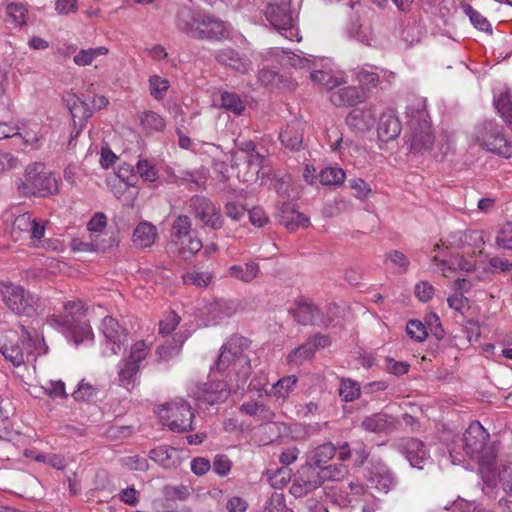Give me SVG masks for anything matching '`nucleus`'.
Wrapping results in <instances>:
<instances>
[{"instance_id":"f257e3e1","label":"nucleus","mask_w":512,"mask_h":512,"mask_svg":"<svg viewBox=\"0 0 512 512\" xmlns=\"http://www.w3.org/2000/svg\"><path fill=\"white\" fill-rule=\"evenodd\" d=\"M245 337H232L221 347L220 355L211 368V374H225L226 380H213L197 386L194 397L201 404L214 405L227 400L232 390L242 389L251 375V364L245 350L249 347Z\"/></svg>"},{"instance_id":"f03ea898","label":"nucleus","mask_w":512,"mask_h":512,"mask_svg":"<svg viewBox=\"0 0 512 512\" xmlns=\"http://www.w3.org/2000/svg\"><path fill=\"white\" fill-rule=\"evenodd\" d=\"M409 133L407 142L413 154L425 155L432 151L435 135L427 112L426 99L415 98L406 108Z\"/></svg>"},{"instance_id":"7ed1b4c3","label":"nucleus","mask_w":512,"mask_h":512,"mask_svg":"<svg viewBox=\"0 0 512 512\" xmlns=\"http://www.w3.org/2000/svg\"><path fill=\"white\" fill-rule=\"evenodd\" d=\"M489 434L479 422H472L463 436L454 441L450 450V457L454 464L464 461L466 456L470 459H476L480 465L490 466L493 464L495 456L492 453H486L485 447Z\"/></svg>"},{"instance_id":"20e7f679","label":"nucleus","mask_w":512,"mask_h":512,"mask_svg":"<svg viewBox=\"0 0 512 512\" xmlns=\"http://www.w3.org/2000/svg\"><path fill=\"white\" fill-rule=\"evenodd\" d=\"M38 346L37 333L35 331L32 333L24 325H20V333L10 330L0 336V352L16 367L29 361L30 358L34 360V352Z\"/></svg>"},{"instance_id":"39448f33","label":"nucleus","mask_w":512,"mask_h":512,"mask_svg":"<svg viewBox=\"0 0 512 512\" xmlns=\"http://www.w3.org/2000/svg\"><path fill=\"white\" fill-rule=\"evenodd\" d=\"M177 28L196 39H217L225 32L224 24L188 6L180 7L176 15Z\"/></svg>"},{"instance_id":"423d86ee","label":"nucleus","mask_w":512,"mask_h":512,"mask_svg":"<svg viewBox=\"0 0 512 512\" xmlns=\"http://www.w3.org/2000/svg\"><path fill=\"white\" fill-rule=\"evenodd\" d=\"M85 316L84 303L81 300H73L64 303L63 312L59 315H53L50 321L62 327L71 336L74 343L79 345L94 339V333Z\"/></svg>"},{"instance_id":"0eeeda50","label":"nucleus","mask_w":512,"mask_h":512,"mask_svg":"<svg viewBox=\"0 0 512 512\" xmlns=\"http://www.w3.org/2000/svg\"><path fill=\"white\" fill-rule=\"evenodd\" d=\"M18 188L25 195L45 197L58 192V182L52 173L44 171L42 163H33L27 166Z\"/></svg>"},{"instance_id":"6e6552de","label":"nucleus","mask_w":512,"mask_h":512,"mask_svg":"<svg viewBox=\"0 0 512 512\" xmlns=\"http://www.w3.org/2000/svg\"><path fill=\"white\" fill-rule=\"evenodd\" d=\"M474 135L486 151L505 158L512 157V141L506 139L503 127L495 120H486L476 126Z\"/></svg>"},{"instance_id":"1a4fd4ad","label":"nucleus","mask_w":512,"mask_h":512,"mask_svg":"<svg viewBox=\"0 0 512 512\" xmlns=\"http://www.w3.org/2000/svg\"><path fill=\"white\" fill-rule=\"evenodd\" d=\"M159 417L173 432H187L193 428L194 413L190 404L183 399L173 400L163 405L159 410Z\"/></svg>"},{"instance_id":"9d476101","label":"nucleus","mask_w":512,"mask_h":512,"mask_svg":"<svg viewBox=\"0 0 512 512\" xmlns=\"http://www.w3.org/2000/svg\"><path fill=\"white\" fill-rule=\"evenodd\" d=\"M295 307L290 309V314L301 325L328 326L336 316L338 306L329 305L327 316H324L319 309L308 299L298 297L295 300Z\"/></svg>"},{"instance_id":"9b49d317","label":"nucleus","mask_w":512,"mask_h":512,"mask_svg":"<svg viewBox=\"0 0 512 512\" xmlns=\"http://www.w3.org/2000/svg\"><path fill=\"white\" fill-rule=\"evenodd\" d=\"M0 293L4 304L18 315H30L34 311L33 296L21 285L0 281Z\"/></svg>"},{"instance_id":"f8f14e48","label":"nucleus","mask_w":512,"mask_h":512,"mask_svg":"<svg viewBox=\"0 0 512 512\" xmlns=\"http://www.w3.org/2000/svg\"><path fill=\"white\" fill-rule=\"evenodd\" d=\"M188 210L203 226L213 230L222 228L224 218L220 209L208 198L201 195L192 196L188 202Z\"/></svg>"},{"instance_id":"ddd939ff","label":"nucleus","mask_w":512,"mask_h":512,"mask_svg":"<svg viewBox=\"0 0 512 512\" xmlns=\"http://www.w3.org/2000/svg\"><path fill=\"white\" fill-rule=\"evenodd\" d=\"M101 333L105 339L104 353L106 355H118L127 344V329L112 316L103 318Z\"/></svg>"},{"instance_id":"4468645a","label":"nucleus","mask_w":512,"mask_h":512,"mask_svg":"<svg viewBox=\"0 0 512 512\" xmlns=\"http://www.w3.org/2000/svg\"><path fill=\"white\" fill-rule=\"evenodd\" d=\"M396 449L403 454L413 468L423 469L430 462L425 444L416 438H402L395 443Z\"/></svg>"},{"instance_id":"2eb2a0df","label":"nucleus","mask_w":512,"mask_h":512,"mask_svg":"<svg viewBox=\"0 0 512 512\" xmlns=\"http://www.w3.org/2000/svg\"><path fill=\"white\" fill-rule=\"evenodd\" d=\"M318 470L310 464H304L296 473L290 492L295 497H302L321 485Z\"/></svg>"},{"instance_id":"dca6fc26","label":"nucleus","mask_w":512,"mask_h":512,"mask_svg":"<svg viewBox=\"0 0 512 512\" xmlns=\"http://www.w3.org/2000/svg\"><path fill=\"white\" fill-rule=\"evenodd\" d=\"M291 0H272L266 10V19L278 30H288L293 27Z\"/></svg>"},{"instance_id":"f3484780","label":"nucleus","mask_w":512,"mask_h":512,"mask_svg":"<svg viewBox=\"0 0 512 512\" xmlns=\"http://www.w3.org/2000/svg\"><path fill=\"white\" fill-rule=\"evenodd\" d=\"M203 247L202 241L195 234L170 240L168 253L182 260L193 258Z\"/></svg>"},{"instance_id":"a211bd4d","label":"nucleus","mask_w":512,"mask_h":512,"mask_svg":"<svg viewBox=\"0 0 512 512\" xmlns=\"http://www.w3.org/2000/svg\"><path fill=\"white\" fill-rule=\"evenodd\" d=\"M367 92L356 86H343L330 94V101L336 107H349L364 102Z\"/></svg>"},{"instance_id":"6ab92c4d","label":"nucleus","mask_w":512,"mask_h":512,"mask_svg":"<svg viewBox=\"0 0 512 512\" xmlns=\"http://www.w3.org/2000/svg\"><path fill=\"white\" fill-rule=\"evenodd\" d=\"M431 261L444 277H450L457 270L471 272L475 268V263L462 255H454L449 260L434 255Z\"/></svg>"},{"instance_id":"aec40b11","label":"nucleus","mask_w":512,"mask_h":512,"mask_svg":"<svg viewBox=\"0 0 512 512\" xmlns=\"http://www.w3.org/2000/svg\"><path fill=\"white\" fill-rule=\"evenodd\" d=\"M375 123V109L372 106L353 109L346 117V124L357 132L371 129Z\"/></svg>"},{"instance_id":"412c9836","label":"nucleus","mask_w":512,"mask_h":512,"mask_svg":"<svg viewBox=\"0 0 512 512\" xmlns=\"http://www.w3.org/2000/svg\"><path fill=\"white\" fill-rule=\"evenodd\" d=\"M398 422L385 413H376L363 419L361 426L364 430L377 434H388L396 430Z\"/></svg>"},{"instance_id":"4be33fe9","label":"nucleus","mask_w":512,"mask_h":512,"mask_svg":"<svg viewBox=\"0 0 512 512\" xmlns=\"http://www.w3.org/2000/svg\"><path fill=\"white\" fill-rule=\"evenodd\" d=\"M215 58L220 64L226 65L241 74H246L251 69V61L232 48L218 50Z\"/></svg>"},{"instance_id":"5701e85b","label":"nucleus","mask_w":512,"mask_h":512,"mask_svg":"<svg viewBox=\"0 0 512 512\" xmlns=\"http://www.w3.org/2000/svg\"><path fill=\"white\" fill-rule=\"evenodd\" d=\"M68 101L72 102V105L69 106V110L73 118H76L79 112H82V116L84 118H88L92 115L94 111L101 110L105 108L108 104V99L102 95L93 96L89 103L80 100L75 95H71Z\"/></svg>"},{"instance_id":"b1692460","label":"nucleus","mask_w":512,"mask_h":512,"mask_svg":"<svg viewBox=\"0 0 512 512\" xmlns=\"http://www.w3.org/2000/svg\"><path fill=\"white\" fill-rule=\"evenodd\" d=\"M401 123L393 110H387L380 116L378 123V136L382 141L388 142L401 133Z\"/></svg>"},{"instance_id":"393cba45","label":"nucleus","mask_w":512,"mask_h":512,"mask_svg":"<svg viewBox=\"0 0 512 512\" xmlns=\"http://www.w3.org/2000/svg\"><path fill=\"white\" fill-rule=\"evenodd\" d=\"M281 143L291 149L298 151L303 145V123L292 121L280 133Z\"/></svg>"},{"instance_id":"a878e982","label":"nucleus","mask_w":512,"mask_h":512,"mask_svg":"<svg viewBox=\"0 0 512 512\" xmlns=\"http://www.w3.org/2000/svg\"><path fill=\"white\" fill-rule=\"evenodd\" d=\"M117 367L118 384L126 390L131 391L139 382V365H134L126 359H122Z\"/></svg>"},{"instance_id":"bb28decb","label":"nucleus","mask_w":512,"mask_h":512,"mask_svg":"<svg viewBox=\"0 0 512 512\" xmlns=\"http://www.w3.org/2000/svg\"><path fill=\"white\" fill-rule=\"evenodd\" d=\"M279 220L290 231H295L298 227H307L309 225V218L305 214L296 211L291 204H284L282 206Z\"/></svg>"},{"instance_id":"cd10ccee","label":"nucleus","mask_w":512,"mask_h":512,"mask_svg":"<svg viewBox=\"0 0 512 512\" xmlns=\"http://www.w3.org/2000/svg\"><path fill=\"white\" fill-rule=\"evenodd\" d=\"M337 448L331 442H326L314 447L307 453L306 463L315 468H321L336 455Z\"/></svg>"},{"instance_id":"c85d7f7f","label":"nucleus","mask_w":512,"mask_h":512,"mask_svg":"<svg viewBox=\"0 0 512 512\" xmlns=\"http://www.w3.org/2000/svg\"><path fill=\"white\" fill-rule=\"evenodd\" d=\"M370 480L372 484H374L376 489L384 493H388L397 485L395 475L391 472L389 468H387L384 465L376 467L371 472Z\"/></svg>"},{"instance_id":"c756f323","label":"nucleus","mask_w":512,"mask_h":512,"mask_svg":"<svg viewBox=\"0 0 512 512\" xmlns=\"http://www.w3.org/2000/svg\"><path fill=\"white\" fill-rule=\"evenodd\" d=\"M260 266L258 263L250 261L245 265H232L227 269V276L243 283H251L258 277Z\"/></svg>"},{"instance_id":"7c9ffc66","label":"nucleus","mask_w":512,"mask_h":512,"mask_svg":"<svg viewBox=\"0 0 512 512\" xmlns=\"http://www.w3.org/2000/svg\"><path fill=\"white\" fill-rule=\"evenodd\" d=\"M187 339V335L181 332L173 334L170 340H166L165 343L157 348V354L160 359L168 361L180 353V350Z\"/></svg>"},{"instance_id":"2f4dec72","label":"nucleus","mask_w":512,"mask_h":512,"mask_svg":"<svg viewBox=\"0 0 512 512\" xmlns=\"http://www.w3.org/2000/svg\"><path fill=\"white\" fill-rule=\"evenodd\" d=\"M157 229L149 222L139 223L133 232V242L140 247H150L156 240Z\"/></svg>"},{"instance_id":"473e14b6","label":"nucleus","mask_w":512,"mask_h":512,"mask_svg":"<svg viewBox=\"0 0 512 512\" xmlns=\"http://www.w3.org/2000/svg\"><path fill=\"white\" fill-rule=\"evenodd\" d=\"M240 411L262 422H272L275 418V413L270 407L254 401L243 403L240 406Z\"/></svg>"},{"instance_id":"72a5a7b5","label":"nucleus","mask_w":512,"mask_h":512,"mask_svg":"<svg viewBox=\"0 0 512 512\" xmlns=\"http://www.w3.org/2000/svg\"><path fill=\"white\" fill-rule=\"evenodd\" d=\"M311 80L320 87L333 91L335 88L346 83L342 75H335L328 71L317 70L310 74Z\"/></svg>"},{"instance_id":"f704fd0d","label":"nucleus","mask_w":512,"mask_h":512,"mask_svg":"<svg viewBox=\"0 0 512 512\" xmlns=\"http://www.w3.org/2000/svg\"><path fill=\"white\" fill-rule=\"evenodd\" d=\"M349 474V468L344 463H334L322 466L318 470L321 483L325 481H341Z\"/></svg>"},{"instance_id":"c9c22d12","label":"nucleus","mask_w":512,"mask_h":512,"mask_svg":"<svg viewBox=\"0 0 512 512\" xmlns=\"http://www.w3.org/2000/svg\"><path fill=\"white\" fill-rule=\"evenodd\" d=\"M494 106L505 123L512 129V96L507 89L494 98Z\"/></svg>"},{"instance_id":"e433bc0d","label":"nucleus","mask_w":512,"mask_h":512,"mask_svg":"<svg viewBox=\"0 0 512 512\" xmlns=\"http://www.w3.org/2000/svg\"><path fill=\"white\" fill-rule=\"evenodd\" d=\"M348 33L351 37L367 46H373L375 43V35L372 28L368 25H363L358 20L350 24Z\"/></svg>"},{"instance_id":"4c0bfd02","label":"nucleus","mask_w":512,"mask_h":512,"mask_svg":"<svg viewBox=\"0 0 512 512\" xmlns=\"http://www.w3.org/2000/svg\"><path fill=\"white\" fill-rule=\"evenodd\" d=\"M31 218H32V216L29 213H23V214L18 215L14 219V221L12 223L10 234H11V238L15 242L24 243L26 241V238L28 235L27 229L31 225Z\"/></svg>"},{"instance_id":"58836bf2","label":"nucleus","mask_w":512,"mask_h":512,"mask_svg":"<svg viewBox=\"0 0 512 512\" xmlns=\"http://www.w3.org/2000/svg\"><path fill=\"white\" fill-rule=\"evenodd\" d=\"M27 230L28 235L23 244L30 248L42 247V238L45 235V222L31 218V225Z\"/></svg>"},{"instance_id":"ea45409f","label":"nucleus","mask_w":512,"mask_h":512,"mask_svg":"<svg viewBox=\"0 0 512 512\" xmlns=\"http://www.w3.org/2000/svg\"><path fill=\"white\" fill-rule=\"evenodd\" d=\"M297 382L298 378L296 375L282 377L275 384H273L271 394L277 399L284 401L294 390Z\"/></svg>"},{"instance_id":"a19ab883","label":"nucleus","mask_w":512,"mask_h":512,"mask_svg":"<svg viewBox=\"0 0 512 512\" xmlns=\"http://www.w3.org/2000/svg\"><path fill=\"white\" fill-rule=\"evenodd\" d=\"M142 128L147 132H160L165 126L164 118L154 111H145L139 116Z\"/></svg>"},{"instance_id":"79ce46f5","label":"nucleus","mask_w":512,"mask_h":512,"mask_svg":"<svg viewBox=\"0 0 512 512\" xmlns=\"http://www.w3.org/2000/svg\"><path fill=\"white\" fill-rule=\"evenodd\" d=\"M338 393L345 402H352L361 395V388L358 382L350 378H342L339 383Z\"/></svg>"},{"instance_id":"37998d69","label":"nucleus","mask_w":512,"mask_h":512,"mask_svg":"<svg viewBox=\"0 0 512 512\" xmlns=\"http://www.w3.org/2000/svg\"><path fill=\"white\" fill-rule=\"evenodd\" d=\"M317 177L324 186H339L345 180V172L339 167H327L322 169Z\"/></svg>"},{"instance_id":"c03bdc74","label":"nucleus","mask_w":512,"mask_h":512,"mask_svg":"<svg viewBox=\"0 0 512 512\" xmlns=\"http://www.w3.org/2000/svg\"><path fill=\"white\" fill-rule=\"evenodd\" d=\"M108 53V49L104 46L81 49L76 55L73 57V62L78 66H87L92 64V62L99 56H104Z\"/></svg>"},{"instance_id":"a18cd8bd","label":"nucleus","mask_w":512,"mask_h":512,"mask_svg":"<svg viewBox=\"0 0 512 512\" xmlns=\"http://www.w3.org/2000/svg\"><path fill=\"white\" fill-rule=\"evenodd\" d=\"M213 276L209 271L191 270L183 274V282L187 285H195L200 288L207 287Z\"/></svg>"},{"instance_id":"49530a36","label":"nucleus","mask_w":512,"mask_h":512,"mask_svg":"<svg viewBox=\"0 0 512 512\" xmlns=\"http://www.w3.org/2000/svg\"><path fill=\"white\" fill-rule=\"evenodd\" d=\"M355 78L359 82L360 89H364L367 93L379 84V75L373 71L359 68L354 71Z\"/></svg>"},{"instance_id":"de8ad7c7","label":"nucleus","mask_w":512,"mask_h":512,"mask_svg":"<svg viewBox=\"0 0 512 512\" xmlns=\"http://www.w3.org/2000/svg\"><path fill=\"white\" fill-rule=\"evenodd\" d=\"M191 234L193 233L190 218L186 215H179L172 224L170 240H175L177 238L185 237Z\"/></svg>"},{"instance_id":"09e8293b","label":"nucleus","mask_w":512,"mask_h":512,"mask_svg":"<svg viewBox=\"0 0 512 512\" xmlns=\"http://www.w3.org/2000/svg\"><path fill=\"white\" fill-rule=\"evenodd\" d=\"M6 13L16 27H22L26 23L28 9L23 3H9Z\"/></svg>"},{"instance_id":"8fccbe9b","label":"nucleus","mask_w":512,"mask_h":512,"mask_svg":"<svg viewBox=\"0 0 512 512\" xmlns=\"http://www.w3.org/2000/svg\"><path fill=\"white\" fill-rule=\"evenodd\" d=\"M170 84L166 78L153 75L149 78V90L151 96L156 100H162L169 88Z\"/></svg>"},{"instance_id":"3c124183","label":"nucleus","mask_w":512,"mask_h":512,"mask_svg":"<svg viewBox=\"0 0 512 512\" xmlns=\"http://www.w3.org/2000/svg\"><path fill=\"white\" fill-rule=\"evenodd\" d=\"M162 493L167 501H185L191 495L190 488L185 485H166L163 487Z\"/></svg>"},{"instance_id":"603ef678","label":"nucleus","mask_w":512,"mask_h":512,"mask_svg":"<svg viewBox=\"0 0 512 512\" xmlns=\"http://www.w3.org/2000/svg\"><path fill=\"white\" fill-rule=\"evenodd\" d=\"M221 105L226 110H229L236 115H241L245 109V105L241 98L235 94L230 92H224L221 96Z\"/></svg>"},{"instance_id":"864d4df0","label":"nucleus","mask_w":512,"mask_h":512,"mask_svg":"<svg viewBox=\"0 0 512 512\" xmlns=\"http://www.w3.org/2000/svg\"><path fill=\"white\" fill-rule=\"evenodd\" d=\"M149 352L150 347L144 341H137L131 346L130 353L125 359L134 365H139V367H141L142 361L146 359Z\"/></svg>"},{"instance_id":"5fc2aeb1","label":"nucleus","mask_w":512,"mask_h":512,"mask_svg":"<svg viewBox=\"0 0 512 512\" xmlns=\"http://www.w3.org/2000/svg\"><path fill=\"white\" fill-rule=\"evenodd\" d=\"M208 320L217 323L225 316L230 314L228 305L223 301H215L210 303L207 307Z\"/></svg>"},{"instance_id":"6e6d98bb","label":"nucleus","mask_w":512,"mask_h":512,"mask_svg":"<svg viewBox=\"0 0 512 512\" xmlns=\"http://www.w3.org/2000/svg\"><path fill=\"white\" fill-rule=\"evenodd\" d=\"M314 355V351L309 345L308 342L302 344L301 346L295 348L288 355V363L300 365L303 361L310 359Z\"/></svg>"},{"instance_id":"4d7b16f0","label":"nucleus","mask_w":512,"mask_h":512,"mask_svg":"<svg viewBox=\"0 0 512 512\" xmlns=\"http://www.w3.org/2000/svg\"><path fill=\"white\" fill-rule=\"evenodd\" d=\"M496 244L503 248L510 250L512 249V223H504L497 232Z\"/></svg>"},{"instance_id":"13d9d810","label":"nucleus","mask_w":512,"mask_h":512,"mask_svg":"<svg viewBox=\"0 0 512 512\" xmlns=\"http://www.w3.org/2000/svg\"><path fill=\"white\" fill-rule=\"evenodd\" d=\"M406 332L409 337L417 342H422L427 337V331L424 324L419 320H410L406 325Z\"/></svg>"},{"instance_id":"bf43d9fd","label":"nucleus","mask_w":512,"mask_h":512,"mask_svg":"<svg viewBox=\"0 0 512 512\" xmlns=\"http://www.w3.org/2000/svg\"><path fill=\"white\" fill-rule=\"evenodd\" d=\"M44 392L49 397L55 399V398H61L65 399L67 397V393L65 390V384L61 380H50L45 385L42 386Z\"/></svg>"},{"instance_id":"052dcab7","label":"nucleus","mask_w":512,"mask_h":512,"mask_svg":"<svg viewBox=\"0 0 512 512\" xmlns=\"http://www.w3.org/2000/svg\"><path fill=\"white\" fill-rule=\"evenodd\" d=\"M475 236H477L475 231H457L451 236L450 244L457 248H465L471 246Z\"/></svg>"},{"instance_id":"680f3d73","label":"nucleus","mask_w":512,"mask_h":512,"mask_svg":"<svg viewBox=\"0 0 512 512\" xmlns=\"http://www.w3.org/2000/svg\"><path fill=\"white\" fill-rule=\"evenodd\" d=\"M137 173L144 181L153 182L157 178L155 166L146 159H140L136 164Z\"/></svg>"},{"instance_id":"e2e57ef3","label":"nucleus","mask_w":512,"mask_h":512,"mask_svg":"<svg viewBox=\"0 0 512 512\" xmlns=\"http://www.w3.org/2000/svg\"><path fill=\"white\" fill-rule=\"evenodd\" d=\"M180 323V317L174 312L170 311L163 320L159 323V333L162 335H169Z\"/></svg>"},{"instance_id":"0e129e2a","label":"nucleus","mask_w":512,"mask_h":512,"mask_svg":"<svg viewBox=\"0 0 512 512\" xmlns=\"http://www.w3.org/2000/svg\"><path fill=\"white\" fill-rule=\"evenodd\" d=\"M291 479V471L287 468L277 469L270 477L269 482L272 487L282 489Z\"/></svg>"},{"instance_id":"69168bd1","label":"nucleus","mask_w":512,"mask_h":512,"mask_svg":"<svg viewBox=\"0 0 512 512\" xmlns=\"http://www.w3.org/2000/svg\"><path fill=\"white\" fill-rule=\"evenodd\" d=\"M224 210L226 216L233 221H240L246 214L245 206L237 201L227 202Z\"/></svg>"},{"instance_id":"338daca9","label":"nucleus","mask_w":512,"mask_h":512,"mask_svg":"<svg viewBox=\"0 0 512 512\" xmlns=\"http://www.w3.org/2000/svg\"><path fill=\"white\" fill-rule=\"evenodd\" d=\"M410 365L403 361H396L391 357L385 358V370L393 375L401 376L409 371Z\"/></svg>"},{"instance_id":"774afa93","label":"nucleus","mask_w":512,"mask_h":512,"mask_svg":"<svg viewBox=\"0 0 512 512\" xmlns=\"http://www.w3.org/2000/svg\"><path fill=\"white\" fill-rule=\"evenodd\" d=\"M498 477L504 491L512 496V463L504 465Z\"/></svg>"}]
</instances>
